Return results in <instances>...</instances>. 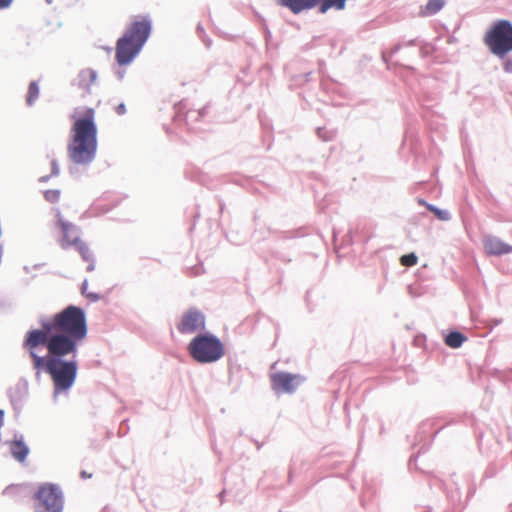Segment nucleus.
Masks as SVG:
<instances>
[{"mask_svg":"<svg viewBox=\"0 0 512 512\" xmlns=\"http://www.w3.org/2000/svg\"><path fill=\"white\" fill-rule=\"evenodd\" d=\"M41 329L29 330L22 346L52 347L58 350L78 351L87 335L85 312L82 308L69 305L53 317H42Z\"/></svg>","mask_w":512,"mask_h":512,"instance_id":"f257e3e1","label":"nucleus"},{"mask_svg":"<svg viewBox=\"0 0 512 512\" xmlns=\"http://www.w3.org/2000/svg\"><path fill=\"white\" fill-rule=\"evenodd\" d=\"M22 347L31 358L35 376L39 378L43 372L50 375L55 394L67 391L73 386L78 371V363L75 359L78 351L52 349L49 346L45 347L47 355L40 356L38 351L41 347Z\"/></svg>","mask_w":512,"mask_h":512,"instance_id":"f03ea898","label":"nucleus"},{"mask_svg":"<svg viewBox=\"0 0 512 512\" xmlns=\"http://www.w3.org/2000/svg\"><path fill=\"white\" fill-rule=\"evenodd\" d=\"M153 31L149 14L136 15L124 33L117 39L115 61L118 66H129L140 55Z\"/></svg>","mask_w":512,"mask_h":512,"instance_id":"7ed1b4c3","label":"nucleus"},{"mask_svg":"<svg viewBox=\"0 0 512 512\" xmlns=\"http://www.w3.org/2000/svg\"><path fill=\"white\" fill-rule=\"evenodd\" d=\"M97 132L95 110L86 107L83 115L75 118L71 129L67 147L69 160H94L98 147Z\"/></svg>","mask_w":512,"mask_h":512,"instance_id":"20e7f679","label":"nucleus"},{"mask_svg":"<svg viewBox=\"0 0 512 512\" xmlns=\"http://www.w3.org/2000/svg\"><path fill=\"white\" fill-rule=\"evenodd\" d=\"M483 43L493 56L502 61L503 71L512 74V21L494 20L484 34Z\"/></svg>","mask_w":512,"mask_h":512,"instance_id":"39448f33","label":"nucleus"},{"mask_svg":"<svg viewBox=\"0 0 512 512\" xmlns=\"http://www.w3.org/2000/svg\"><path fill=\"white\" fill-rule=\"evenodd\" d=\"M191 358L200 364H211L220 360L224 354V345L221 340L211 334H198L188 345Z\"/></svg>","mask_w":512,"mask_h":512,"instance_id":"423d86ee","label":"nucleus"},{"mask_svg":"<svg viewBox=\"0 0 512 512\" xmlns=\"http://www.w3.org/2000/svg\"><path fill=\"white\" fill-rule=\"evenodd\" d=\"M35 512H62L64 495L57 484H41L33 496Z\"/></svg>","mask_w":512,"mask_h":512,"instance_id":"0eeeda50","label":"nucleus"},{"mask_svg":"<svg viewBox=\"0 0 512 512\" xmlns=\"http://www.w3.org/2000/svg\"><path fill=\"white\" fill-rule=\"evenodd\" d=\"M304 381L299 374L277 372L271 376L272 388L276 393H293Z\"/></svg>","mask_w":512,"mask_h":512,"instance_id":"6e6552de","label":"nucleus"},{"mask_svg":"<svg viewBox=\"0 0 512 512\" xmlns=\"http://www.w3.org/2000/svg\"><path fill=\"white\" fill-rule=\"evenodd\" d=\"M205 329V316L195 308L189 309L182 315L181 321L177 325V330L181 334H192Z\"/></svg>","mask_w":512,"mask_h":512,"instance_id":"1a4fd4ad","label":"nucleus"},{"mask_svg":"<svg viewBox=\"0 0 512 512\" xmlns=\"http://www.w3.org/2000/svg\"><path fill=\"white\" fill-rule=\"evenodd\" d=\"M98 79V72L92 68L81 69L77 77L71 81V85L82 90L85 95H90L92 92V85Z\"/></svg>","mask_w":512,"mask_h":512,"instance_id":"9d476101","label":"nucleus"},{"mask_svg":"<svg viewBox=\"0 0 512 512\" xmlns=\"http://www.w3.org/2000/svg\"><path fill=\"white\" fill-rule=\"evenodd\" d=\"M58 224L63 234L61 240L62 248L74 246L76 244L74 239H80L79 228L73 223L64 220L60 213H58Z\"/></svg>","mask_w":512,"mask_h":512,"instance_id":"9b49d317","label":"nucleus"},{"mask_svg":"<svg viewBox=\"0 0 512 512\" xmlns=\"http://www.w3.org/2000/svg\"><path fill=\"white\" fill-rule=\"evenodd\" d=\"M347 0H303V8L301 12L310 10L318 6V10L321 14H325L329 9L344 10L346 7Z\"/></svg>","mask_w":512,"mask_h":512,"instance_id":"f8f14e48","label":"nucleus"},{"mask_svg":"<svg viewBox=\"0 0 512 512\" xmlns=\"http://www.w3.org/2000/svg\"><path fill=\"white\" fill-rule=\"evenodd\" d=\"M483 246L487 254L501 256L512 252V246L503 242L500 238L487 235L483 239Z\"/></svg>","mask_w":512,"mask_h":512,"instance_id":"ddd939ff","label":"nucleus"},{"mask_svg":"<svg viewBox=\"0 0 512 512\" xmlns=\"http://www.w3.org/2000/svg\"><path fill=\"white\" fill-rule=\"evenodd\" d=\"M10 452L17 461L24 462L29 454V448L21 437L11 443Z\"/></svg>","mask_w":512,"mask_h":512,"instance_id":"4468645a","label":"nucleus"},{"mask_svg":"<svg viewBox=\"0 0 512 512\" xmlns=\"http://www.w3.org/2000/svg\"><path fill=\"white\" fill-rule=\"evenodd\" d=\"M446 4V0H428L420 7L419 15L421 17H430L440 12Z\"/></svg>","mask_w":512,"mask_h":512,"instance_id":"2eb2a0df","label":"nucleus"},{"mask_svg":"<svg viewBox=\"0 0 512 512\" xmlns=\"http://www.w3.org/2000/svg\"><path fill=\"white\" fill-rule=\"evenodd\" d=\"M208 109H209V105L207 104L197 111H192V110L187 111L184 118H185V123L188 126V129H193V127H191V122L198 121V120L204 118L208 113Z\"/></svg>","mask_w":512,"mask_h":512,"instance_id":"dca6fc26","label":"nucleus"},{"mask_svg":"<svg viewBox=\"0 0 512 512\" xmlns=\"http://www.w3.org/2000/svg\"><path fill=\"white\" fill-rule=\"evenodd\" d=\"M40 95V87H39V81L33 80L30 82L28 86V91L26 95V105L31 107L35 104V102L38 100Z\"/></svg>","mask_w":512,"mask_h":512,"instance_id":"f3484780","label":"nucleus"},{"mask_svg":"<svg viewBox=\"0 0 512 512\" xmlns=\"http://www.w3.org/2000/svg\"><path fill=\"white\" fill-rule=\"evenodd\" d=\"M466 339L461 332L453 331L445 337V344L451 348H459Z\"/></svg>","mask_w":512,"mask_h":512,"instance_id":"a211bd4d","label":"nucleus"},{"mask_svg":"<svg viewBox=\"0 0 512 512\" xmlns=\"http://www.w3.org/2000/svg\"><path fill=\"white\" fill-rule=\"evenodd\" d=\"M421 204L425 205L427 209L435 214V216L442 221H448L451 219V214L447 210L439 209L438 207L426 203L424 200L420 201Z\"/></svg>","mask_w":512,"mask_h":512,"instance_id":"6ab92c4d","label":"nucleus"},{"mask_svg":"<svg viewBox=\"0 0 512 512\" xmlns=\"http://www.w3.org/2000/svg\"><path fill=\"white\" fill-rule=\"evenodd\" d=\"M74 240L76 242V244L74 246L80 253L82 259L86 262L89 260H92V258L94 256H93V253L90 251L88 245L85 242H83L81 239H74Z\"/></svg>","mask_w":512,"mask_h":512,"instance_id":"aec40b11","label":"nucleus"},{"mask_svg":"<svg viewBox=\"0 0 512 512\" xmlns=\"http://www.w3.org/2000/svg\"><path fill=\"white\" fill-rule=\"evenodd\" d=\"M279 5L288 8L292 13H301L303 8V0H279Z\"/></svg>","mask_w":512,"mask_h":512,"instance_id":"412c9836","label":"nucleus"},{"mask_svg":"<svg viewBox=\"0 0 512 512\" xmlns=\"http://www.w3.org/2000/svg\"><path fill=\"white\" fill-rule=\"evenodd\" d=\"M316 133L317 136L325 142L334 140L337 135V131L335 129H328L326 127H318L316 129Z\"/></svg>","mask_w":512,"mask_h":512,"instance_id":"4be33fe9","label":"nucleus"},{"mask_svg":"<svg viewBox=\"0 0 512 512\" xmlns=\"http://www.w3.org/2000/svg\"><path fill=\"white\" fill-rule=\"evenodd\" d=\"M196 31L198 33V36L200 37V39L202 40V42L206 46V48H210L211 45H212V39L210 37H208V35L206 34L203 26L200 23L197 25Z\"/></svg>","mask_w":512,"mask_h":512,"instance_id":"5701e85b","label":"nucleus"},{"mask_svg":"<svg viewBox=\"0 0 512 512\" xmlns=\"http://www.w3.org/2000/svg\"><path fill=\"white\" fill-rule=\"evenodd\" d=\"M88 281L84 280L81 287L82 294L90 299L92 302H97L100 299V295L93 292H87Z\"/></svg>","mask_w":512,"mask_h":512,"instance_id":"b1692460","label":"nucleus"},{"mask_svg":"<svg viewBox=\"0 0 512 512\" xmlns=\"http://www.w3.org/2000/svg\"><path fill=\"white\" fill-rule=\"evenodd\" d=\"M417 256L414 253L406 254L401 257V264L411 267L417 264Z\"/></svg>","mask_w":512,"mask_h":512,"instance_id":"393cba45","label":"nucleus"},{"mask_svg":"<svg viewBox=\"0 0 512 512\" xmlns=\"http://www.w3.org/2000/svg\"><path fill=\"white\" fill-rule=\"evenodd\" d=\"M44 198L50 203H56L60 198V191L56 189L46 190Z\"/></svg>","mask_w":512,"mask_h":512,"instance_id":"a878e982","label":"nucleus"},{"mask_svg":"<svg viewBox=\"0 0 512 512\" xmlns=\"http://www.w3.org/2000/svg\"><path fill=\"white\" fill-rule=\"evenodd\" d=\"M403 46L402 43H398L396 44L389 52V54H387L386 52H383L382 53V59L385 63H388L389 59H391Z\"/></svg>","mask_w":512,"mask_h":512,"instance_id":"bb28decb","label":"nucleus"},{"mask_svg":"<svg viewBox=\"0 0 512 512\" xmlns=\"http://www.w3.org/2000/svg\"><path fill=\"white\" fill-rule=\"evenodd\" d=\"M58 173H59V168L57 166V163L56 162H52L51 174L50 175L41 176L39 178V182L45 183V182H47L51 178V176H56V175H58Z\"/></svg>","mask_w":512,"mask_h":512,"instance_id":"cd10ccee","label":"nucleus"},{"mask_svg":"<svg viewBox=\"0 0 512 512\" xmlns=\"http://www.w3.org/2000/svg\"><path fill=\"white\" fill-rule=\"evenodd\" d=\"M89 162H84V161H81V162H74V165H72L70 167V172L72 174L78 172L80 170V168H82L83 170H86L87 169V166H88Z\"/></svg>","mask_w":512,"mask_h":512,"instance_id":"c85d7f7f","label":"nucleus"},{"mask_svg":"<svg viewBox=\"0 0 512 512\" xmlns=\"http://www.w3.org/2000/svg\"><path fill=\"white\" fill-rule=\"evenodd\" d=\"M126 66H119L118 69L115 70L114 74L117 77L118 81H123L126 75Z\"/></svg>","mask_w":512,"mask_h":512,"instance_id":"c756f323","label":"nucleus"},{"mask_svg":"<svg viewBox=\"0 0 512 512\" xmlns=\"http://www.w3.org/2000/svg\"><path fill=\"white\" fill-rule=\"evenodd\" d=\"M115 112L116 114L122 116L124 114H126L127 112V109H126V105L124 102H121L119 103L116 107H115Z\"/></svg>","mask_w":512,"mask_h":512,"instance_id":"7c9ffc66","label":"nucleus"},{"mask_svg":"<svg viewBox=\"0 0 512 512\" xmlns=\"http://www.w3.org/2000/svg\"><path fill=\"white\" fill-rule=\"evenodd\" d=\"M419 53H420L421 57H423V58L427 57L430 53V45L429 44L422 45L420 47Z\"/></svg>","mask_w":512,"mask_h":512,"instance_id":"2f4dec72","label":"nucleus"},{"mask_svg":"<svg viewBox=\"0 0 512 512\" xmlns=\"http://www.w3.org/2000/svg\"><path fill=\"white\" fill-rule=\"evenodd\" d=\"M15 0H0V10L9 9Z\"/></svg>","mask_w":512,"mask_h":512,"instance_id":"473e14b6","label":"nucleus"},{"mask_svg":"<svg viewBox=\"0 0 512 512\" xmlns=\"http://www.w3.org/2000/svg\"><path fill=\"white\" fill-rule=\"evenodd\" d=\"M261 20L263 22V29H264L265 39H266V41H268V39L271 37V31L268 28L267 24L265 23V19L261 18Z\"/></svg>","mask_w":512,"mask_h":512,"instance_id":"72a5a7b5","label":"nucleus"},{"mask_svg":"<svg viewBox=\"0 0 512 512\" xmlns=\"http://www.w3.org/2000/svg\"><path fill=\"white\" fill-rule=\"evenodd\" d=\"M87 262H88L87 271H88V272H92V271L95 269V260H94V257L92 258V260H89V261H87Z\"/></svg>","mask_w":512,"mask_h":512,"instance_id":"f704fd0d","label":"nucleus"},{"mask_svg":"<svg viewBox=\"0 0 512 512\" xmlns=\"http://www.w3.org/2000/svg\"><path fill=\"white\" fill-rule=\"evenodd\" d=\"M402 44L403 46H415L417 45V39H411L407 42H403Z\"/></svg>","mask_w":512,"mask_h":512,"instance_id":"c9c22d12","label":"nucleus"},{"mask_svg":"<svg viewBox=\"0 0 512 512\" xmlns=\"http://www.w3.org/2000/svg\"><path fill=\"white\" fill-rule=\"evenodd\" d=\"M58 153L55 151V150H52V153L51 154H48L47 155V158H51L50 160H56V158L58 157Z\"/></svg>","mask_w":512,"mask_h":512,"instance_id":"e433bc0d","label":"nucleus"},{"mask_svg":"<svg viewBox=\"0 0 512 512\" xmlns=\"http://www.w3.org/2000/svg\"><path fill=\"white\" fill-rule=\"evenodd\" d=\"M4 424V412L2 410H0V428L3 426Z\"/></svg>","mask_w":512,"mask_h":512,"instance_id":"4c0bfd02","label":"nucleus"},{"mask_svg":"<svg viewBox=\"0 0 512 512\" xmlns=\"http://www.w3.org/2000/svg\"><path fill=\"white\" fill-rule=\"evenodd\" d=\"M81 477H82V478H90V477H91V475H90V474H87V472H86V471H82V472H81Z\"/></svg>","mask_w":512,"mask_h":512,"instance_id":"58836bf2","label":"nucleus"},{"mask_svg":"<svg viewBox=\"0 0 512 512\" xmlns=\"http://www.w3.org/2000/svg\"><path fill=\"white\" fill-rule=\"evenodd\" d=\"M45 2L48 4V5H51L53 3V0H45Z\"/></svg>","mask_w":512,"mask_h":512,"instance_id":"ea45409f","label":"nucleus"},{"mask_svg":"<svg viewBox=\"0 0 512 512\" xmlns=\"http://www.w3.org/2000/svg\"><path fill=\"white\" fill-rule=\"evenodd\" d=\"M105 50H106V51H108V52H110V51L112 50V48H111V47H109V46H107V47H105Z\"/></svg>","mask_w":512,"mask_h":512,"instance_id":"a19ab883","label":"nucleus"},{"mask_svg":"<svg viewBox=\"0 0 512 512\" xmlns=\"http://www.w3.org/2000/svg\"><path fill=\"white\" fill-rule=\"evenodd\" d=\"M259 117H260V122L262 123V125H264V122H263L261 114H259Z\"/></svg>","mask_w":512,"mask_h":512,"instance_id":"79ce46f5","label":"nucleus"}]
</instances>
